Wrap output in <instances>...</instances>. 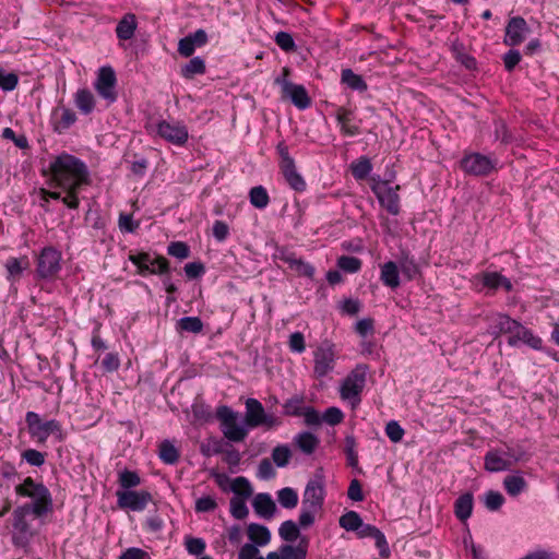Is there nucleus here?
Instances as JSON below:
<instances>
[{"instance_id":"obj_15","label":"nucleus","mask_w":559,"mask_h":559,"mask_svg":"<svg viewBox=\"0 0 559 559\" xmlns=\"http://www.w3.org/2000/svg\"><path fill=\"white\" fill-rule=\"evenodd\" d=\"M116 83L117 78L114 69L109 66L102 67L95 82V90L104 99L114 103L117 99Z\"/></svg>"},{"instance_id":"obj_35","label":"nucleus","mask_w":559,"mask_h":559,"mask_svg":"<svg viewBox=\"0 0 559 559\" xmlns=\"http://www.w3.org/2000/svg\"><path fill=\"white\" fill-rule=\"evenodd\" d=\"M59 114V119L55 124V131L59 134L68 130L75 121L76 115L70 108L62 107L55 110V115Z\"/></svg>"},{"instance_id":"obj_27","label":"nucleus","mask_w":559,"mask_h":559,"mask_svg":"<svg viewBox=\"0 0 559 559\" xmlns=\"http://www.w3.org/2000/svg\"><path fill=\"white\" fill-rule=\"evenodd\" d=\"M138 27L136 16L133 13H127L116 26V35L119 40H129L134 36Z\"/></svg>"},{"instance_id":"obj_6","label":"nucleus","mask_w":559,"mask_h":559,"mask_svg":"<svg viewBox=\"0 0 559 559\" xmlns=\"http://www.w3.org/2000/svg\"><path fill=\"white\" fill-rule=\"evenodd\" d=\"M367 366L358 365L350 371V373L344 379L340 394L343 400L349 401L353 407H356L361 399L360 394L366 385Z\"/></svg>"},{"instance_id":"obj_52","label":"nucleus","mask_w":559,"mask_h":559,"mask_svg":"<svg viewBox=\"0 0 559 559\" xmlns=\"http://www.w3.org/2000/svg\"><path fill=\"white\" fill-rule=\"evenodd\" d=\"M31 512L26 510V507L20 506L13 511V527L22 533L28 530V523L25 519Z\"/></svg>"},{"instance_id":"obj_20","label":"nucleus","mask_w":559,"mask_h":559,"mask_svg":"<svg viewBox=\"0 0 559 559\" xmlns=\"http://www.w3.org/2000/svg\"><path fill=\"white\" fill-rule=\"evenodd\" d=\"M397 264L403 276L407 281H414L421 276L420 267L414 255L409 251L402 250L397 259Z\"/></svg>"},{"instance_id":"obj_18","label":"nucleus","mask_w":559,"mask_h":559,"mask_svg":"<svg viewBox=\"0 0 559 559\" xmlns=\"http://www.w3.org/2000/svg\"><path fill=\"white\" fill-rule=\"evenodd\" d=\"M519 343L526 344L528 347L540 350L543 348V340L533 333L532 330L525 328L519 322V329H515L513 335L508 338V344L512 347L519 345Z\"/></svg>"},{"instance_id":"obj_16","label":"nucleus","mask_w":559,"mask_h":559,"mask_svg":"<svg viewBox=\"0 0 559 559\" xmlns=\"http://www.w3.org/2000/svg\"><path fill=\"white\" fill-rule=\"evenodd\" d=\"M510 457H513L510 451L490 449L484 456V468L489 473L509 471L513 465Z\"/></svg>"},{"instance_id":"obj_60","label":"nucleus","mask_w":559,"mask_h":559,"mask_svg":"<svg viewBox=\"0 0 559 559\" xmlns=\"http://www.w3.org/2000/svg\"><path fill=\"white\" fill-rule=\"evenodd\" d=\"M385 435L392 442L397 443L402 441L405 431L397 421L391 420L385 426Z\"/></svg>"},{"instance_id":"obj_29","label":"nucleus","mask_w":559,"mask_h":559,"mask_svg":"<svg viewBox=\"0 0 559 559\" xmlns=\"http://www.w3.org/2000/svg\"><path fill=\"white\" fill-rule=\"evenodd\" d=\"M474 506V497L471 492L461 495L454 502V514L461 521L465 522L471 518Z\"/></svg>"},{"instance_id":"obj_47","label":"nucleus","mask_w":559,"mask_h":559,"mask_svg":"<svg viewBox=\"0 0 559 559\" xmlns=\"http://www.w3.org/2000/svg\"><path fill=\"white\" fill-rule=\"evenodd\" d=\"M356 439L353 435L345 437L344 453L346 455L347 465L356 468L358 466V454L356 451Z\"/></svg>"},{"instance_id":"obj_1","label":"nucleus","mask_w":559,"mask_h":559,"mask_svg":"<svg viewBox=\"0 0 559 559\" xmlns=\"http://www.w3.org/2000/svg\"><path fill=\"white\" fill-rule=\"evenodd\" d=\"M50 175L51 182L61 189L82 188L91 182L86 164L69 153H61L49 164L44 175Z\"/></svg>"},{"instance_id":"obj_38","label":"nucleus","mask_w":559,"mask_h":559,"mask_svg":"<svg viewBox=\"0 0 559 559\" xmlns=\"http://www.w3.org/2000/svg\"><path fill=\"white\" fill-rule=\"evenodd\" d=\"M352 175L356 180H365L372 170V164L366 156H361L350 165Z\"/></svg>"},{"instance_id":"obj_37","label":"nucleus","mask_w":559,"mask_h":559,"mask_svg":"<svg viewBox=\"0 0 559 559\" xmlns=\"http://www.w3.org/2000/svg\"><path fill=\"white\" fill-rule=\"evenodd\" d=\"M503 486L509 496L516 497L526 489L527 483L523 476L508 475L503 479Z\"/></svg>"},{"instance_id":"obj_8","label":"nucleus","mask_w":559,"mask_h":559,"mask_svg":"<svg viewBox=\"0 0 559 559\" xmlns=\"http://www.w3.org/2000/svg\"><path fill=\"white\" fill-rule=\"evenodd\" d=\"M155 133L164 141L185 146L189 140V131L183 121L160 119L155 124Z\"/></svg>"},{"instance_id":"obj_10","label":"nucleus","mask_w":559,"mask_h":559,"mask_svg":"<svg viewBox=\"0 0 559 559\" xmlns=\"http://www.w3.org/2000/svg\"><path fill=\"white\" fill-rule=\"evenodd\" d=\"M325 499L324 477L320 473H316L305 488L301 507L322 511Z\"/></svg>"},{"instance_id":"obj_28","label":"nucleus","mask_w":559,"mask_h":559,"mask_svg":"<svg viewBox=\"0 0 559 559\" xmlns=\"http://www.w3.org/2000/svg\"><path fill=\"white\" fill-rule=\"evenodd\" d=\"M257 514L264 519L273 518L276 511V504L269 493H258L252 502Z\"/></svg>"},{"instance_id":"obj_13","label":"nucleus","mask_w":559,"mask_h":559,"mask_svg":"<svg viewBox=\"0 0 559 559\" xmlns=\"http://www.w3.org/2000/svg\"><path fill=\"white\" fill-rule=\"evenodd\" d=\"M314 367L313 372L317 378H323L334 369L335 366V346L330 341H324L313 353Z\"/></svg>"},{"instance_id":"obj_33","label":"nucleus","mask_w":559,"mask_h":559,"mask_svg":"<svg viewBox=\"0 0 559 559\" xmlns=\"http://www.w3.org/2000/svg\"><path fill=\"white\" fill-rule=\"evenodd\" d=\"M221 429L224 437L231 442H241L248 436V430L243 426L238 425L237 417L222 426Z\"/></svg>"},{"instance_id":"obj_41","label":"nucleus","mask_w":559,"mask_h":559,"mask_svg":"<svg viewBox=\"0 0 559 559\" xmlns=\"http://www.w3.org/2000/svg\"><path fill=\"white\" fill-rule=\"evenodd\" d=\"M118 484L120 486V490H132V488L141 485L140 475L130 469H123L118 474Z\"/></svg>"},{"instance_id":"obj_49","label":"nucleus","mask_w":559,"mask_h":559,"mask_svg":"<svg viewBox=\"0 0 559 559\" xmlns=\"http://www.w3.org/2000/svg\"><path fill=\"white\" fill-rule=\"evenodd\" d=\"M230 489L235 495L243 499H248L252 495L251 484L243 476L236 477L231 483Z\"/></svg>"},{"instance_id":"obj_63","label":"nucleus","mask_w":559,"mask_h":559,"mask_svg":"<svg viewBox=\"0 0 559 559\" xmlns=\"http://www.w3.org/2000/svg\"><path fill=\"white\" fill-rule=\"evenodd\" d=\"M217 508L216 500L211 496H204L195 501V511L198 513L211 512Z\"/></svg>"},{"instance_id":"obj_3","label":"nucleus","mask_w":559,"mask_h":559,"mask_svg":"<svg viewBox=\"0 0 559 559\" xmlns=\"http://www.w3.org/2000/svg\"><path fill=\"white\" fill-rule=\"evenodd\" d=\"M25 423L31 438L39 444L46 443L50 435L59 442L66 439L62 426L57 419L43 420L37 413L31 411L25 415Z\"/></svg>"},{"instance_id":"obj_7","label":"nucleus","mask_w":559,"mask_h":559,"mask_svg":"<svg viewBox=\"0 0 559 559\" xmlns=\"http://www.w3.org/2000/svg\"><path fill=\"white\" fill-rule=\"evenodd\" d=\"M289 68H283V76H277L274 81L276 85L282 87V96L289 98L292 103L300 110L311 106V98L304 85L289 82L286 78L289 75Z\"/></svg>"},{"instance_id":"obj_11","label":"nucleus","mask_w":559,"mask_h":559,"mask_svg":"<svg viewBox=\"0 0 559 559\" xmlns=\"http://www.w3.org/2000/svg\"><path fill=\"white\" fill-rule=\"evenodd\" d=\"M464 173L475 177H486L496 168V160L480 153L465 154L460 162Z\"/></svg>"},{"instance_id":"obj_56","label":"nucleus","mask_w":559,"mask_h":559,"mask_svg":"<svg viewBox=\"0 0 559 559\" xmlns=\"http://www.w3.org/2000/svg\"><path fill=\"white\" fill-rule=\"evenodd\" d=\"M167 253L171 257L183 260L189 258L190 248L186 242L173 241L167 247Z\"/></svg>"},{"instance_id":"obj_4","label":"nucleus","mask_w":559,"mask_h":559,"mask_svg":"<svg viewBox=\"0 0 559 559\" xmlns=\"http://www.w3.org/2000/svg\"><path fill=\"white\" fill-rule=\"evenodd\" d=\"M129 261L136 266V273L144 277L147 275H167L170 272L169 261L156 253L130 251Z\"/></svg>"},{"instance_id":"obj_44","label":"nucleus","mask_w":559,"mask_h":559,"mask_svg":"<svg viewBox=\"0 0 559 559\" xmlns=\"http://www.w3.org/2000/svg\"><path fill=\"white\" fill-rule=\"evenodd\" d=\"M278 503L285 509H294L298 504V495L290 487L282 488L277 491Z\"/></svg>"},{"instance_id":"obj_14","label":"nucleus","mask_w":559,"mask_h":559,"mask_svg":"<svg viewBox=\"0 0 559 559\" xmlns=\"http://www.w3.org/2000/svg\"><path fill=\"white\" fill-rule=\"evenodd\" d=\"M371 190L376 194L380 205L390 214L397 215L400 213V195L397 193L400 186L391 187L386 181H383L372 185Z\"/></svg>"},{"instance_id":"obj_32","label":"nucleus","mask_w":559,"mask_h":559,"mask_svg":"<svg viewBox=\"0 0 559 559\" xmlns=\"http://www.w3.org/2000/svg\"><path fill=\"white\" fill-rule=\"evenodd\" d=\"M74 104L84 114H91L95 108V97L87 88H80L74 95Z\"/></svg>"},{"instance_id":"obj_26","label":"nucleus","mask_w":559,"mask_h":559,"mask_svg":"<svg viewBox=\"0 0 559 559\" xmlns=\"http://www.w3.org/2000/svg\"><path fill=\"white\" fill-rule=\"evenodd\" d=\"M281 260L285 262L289 269L294 270L298 275L313 278L316 272L314 267L302 259L297 258L295 253L283 254Z\"/></svg>"},{"instance_id":"obj_51","label":"nucleus","mask_w":559,"mask_h":559,"mask_svg":"<svg viewBox=\"0 0 559 559\" xmlns=\"http://www.w3.org/2000/svg\"><path fill=\"white\" fill-rule=\"evenodd\" d=\"M292 457V451L287 445L281 444L273 449L272 460L278 467H285Z\"/></svg>"},{"instance_id":"obj_25","label":"nucleus","mask_w":559,"mask_h":559,"mask_svg":"<svg viewBox=\"0 0 559 559\" xmlns=\"http://www.w3.org/2000/svg\"><path fill=\"white\" fill-rule=\"evenodd\" d=\"M380 280L383 283V285L392 289H395L401 285L400 267L397 262L388 261L380 265Z\"/></svg>"},{"instance_id":"obj_31","label":"nucleus","mask_w":559,"mask_h":559,"mask_svg":"<svg viewBox=\"0 0 559 559\" xmlns=\"http://www.w3.org/2000/svg\"><path fill=\"white\" fill-rule=\"evenodd\" d=\"M247 534L249 539L258 546H265L271 540L270 530L261 524L251 523L248 525Z\"/></svg>"},{"instance_id":"obj_55","label":"nucleus","mask_w":559,"mask_h":559,"mask_svg":"<svg viewBox=\"0 0 559 559\" xmlns=\"http://www.w3.org/2000/svg\"><path fill=\"white\" fill-rule=\"evenodd\" d=\"M185 546L190 555L201 556L205 550L206 544L200 537L187 536L185 538Z\"/></svg>"},{"instance_id":"obj_61","label":"nucleus","mask_w":559,"mask_h":559,"mask_svg":"<svg viewBox=\"0 0 559 559\" xmlns=\"http://www.w3.org/2000/svg\"><path fill=\"white\" fill-rule=\"evenodd\" d=\"M19 84V76L17 74L11 72V73H4L2 69H0V87L5 92H11L15 90V87Z\"/></svg>"},{"instance_id":"obj_48","label":"nucleus","mask_w":559,"mask_h":559,"mask_svg":"<svg viewBox=\"0 0 559 559\" xmlns=\"http://www.w3.org/2000/svg\"><path fill=\"white\" fill-rule=\"evenodd\" d=\"M278 534L283 540L292 543L299 537L300 532L298 525L294 521L287 520L281 524Z\"/></svg>"},{"instance_id":"obj_23","label":"nucleus","mask_w":559,"mask_h":559,"mask_svg":"<svg viewBox=\"0 0 559 559\" xmlns=\"http://www.w3.org/2000/svg\"><path fill=\"white\" fill-rule=\"evenodd\" d=\"M353 110L346 107H338L335 112V119L341 127V133L345 136H355L360 133L357 124H352Z\"/></svg>"},{"instance_id":"obj_12","label":"nucleus","mask_w":559,"mask_h":559,"mask_svg":"<svg viewBox=\"0 0 559 559\" xmlns=\"http://www.w3.org/2000/svg\"><path fill=\"white\" fill-rule=\"evenodd\" d=\"M117 506L121 510L141 512L146 509L153 496L147 490H117Z\"/></svg>"},{"instance_id":"obj_46","label":"nucleus","mask_w":559,"mask_h":559,"mask_svg":"<svg viewBox=\"0 0 559 559\" xmlns=\"http://www.w3.org/2000/svg\"><path fill=\"white\" fill-rule=\"evenodd\" d=\"M200 451L202 455L206 457L222 454L224 452V441L222 439L211 437L201 444Z\"/></svg>"},{"instance_id":"obj_21","label":"nucleus","mask_w":559,"mask_h":559,"mask_svg":"<svg viewBox=\"0 0 559 559\" xmlns=\"http://www.w3.org/2000/svg\"><path fill=\"white\" fill-rule=\"evenodd\" d=\"M515 329H519V321L508 314L497 313L491 318L490 333L495 336L500 334L513 335Z\"/></svg>"},{"instance_id":"obj_39","label":"nucleus","mask_w":559,"mask_h":559,"mask_svg":"<svg viewBox=\"0 0 559 559\" xmlns=\"http://www.w3.org/2000/svg\"><path fill=\"white\" fill-rule=\"evenodd\" d=\"M180 454L177 448L169 441L164 440L159 444V459L168 465H174L179 461Z\"/></svg>"},{"instance_id":"obj_19","label":"nucleus","mask_w":559,"mask_h":559,"mask_svg":"<svg viewBox=\"0 0 559 559\" xmlns=\"http://www.w3.org/2000/svg\"><path fill=\"white\" fill-rule=\"evenodd\" d=\"M357 535L360 538L370 537L376 542V546L379 549V554L381 557L386 558L390 555V549L385 539L384 534L374 525L371 524H361V527L358 530Z\"/></svg>"},{"instance_id":"obj_64","label":"nucleus","mask_w":559,"mask_h":559,"mask_svg":"<svg viewBox=\"0 0 559 559\" xmlns=\"http://www.w3.org/2000/svg\"><path fill=\"white\" fill-rule=\"evenodd\" d=\"M495 139L503 144L512 141V135L502 120L495 122Z\"/></svg>"},{"instance_id":"obj_45","label":"nucleus","mask_w":559,"mask_h":559,"mask_svg":"<svg viewBox=\"0 0 559 559\" xmlns=\"http://www.w3.org/2000/svg\"><path fill=\"white\" fill-rule=\"evenodd\" d=\"M304 396L301 395H294L293 397L288 399L283 404V413L286 416H296L299 417L302 414V411L305 408L304 406Z\"/></svg>"},{"instance_id":"obj_58","label":"nucleus","mask_w":559,"mask_h":559,"mask_svg":"<svg viewBox=\"0 0 559 559\" xmlns=\"http://www.w3.org/2000/svg\"><path fill=\"white\" fill-rule=\"evenodd\" d=\"M504 503V497L499 491L489 490L485 496V506L490 511L499 510Z\"/></svg>"},{"instance_id":"obj_40","label":"nucleus","mask_w":559,"mask_h":559,"mask_svg":"<svg viewBox=\"0 0 559 559\" xmlns=\"http://www.w3.org/2000/svg\"><path fill=\"white\" fill-rule=\"evenodd\" d=\"M178 332H188L198 334L203 330V322L199 317H183L177 321Z\"/></svg>"},{"instance_id":"obj_50","label":"nucleus","mask_w":559,"mask_h":559,"mask_svg":"<svg viewBox=\"0 0 559 559\" xmlns=\"http://www.w3.org/2000/svg\"><path fill=\"white\" fill-rule=\"evenodd\" d=\"M362 262L360 259L352 255H341L337 259V266L347 273H357L360 271Z\"/></svg>"},{"instance_id":"obj_54","label":"nucleus","mask_w":559,"mask_h":559,"mask_svg":"<svg viewBox=\"0 0 559 559\" xmlns=\"http://www.w3.org/2000/svg\"><path fill=\"white\" fill-rule=\"evenodd\" d=\"M230 513L237 520L248 516L249 510L243 498L233 497L230 499Z\"/></svg>"},{"instance_id":"obj_2","label":"nucleus","mask_w":559,"mask_h":559,"mask_svg":"<svg viewBox=\"0 0 559 559\" xmlns=\"http://www.w3.org/2000/svg\"><path fill=\"white\" fill-rule=\"evenodd\" d=\"M15 492L20 497L32 499V502L24 503V506L35 518H41L53 509L49 489L43 483H37L29 476L15 487Z\"/></svg>"},{"instance_id":"obj_22","label":"nucleus","mask_w":559,"mask_h":559,"mask_svg":"<svg viewBox=\"0 0 559 559\" xmlns=\"http://www.w3.org/2000/svg\"><path fill=\"white\" fill-rule=\"evenodd\" d=\"M264 407L257 399H248L246 401V414L245 421L248 427L255 428L262 425V418H264Z\"/></svg>"},{"instance_id":"obj_57","label":"nucleus","mask_w":559,"mask_h":559,"mask_svg":"<svg viewBox=\"0 0 559 559\" xmlns=\"http://www.w3.org/2000/svg\"><path fill=\"white\" fill-rule=\"evenodd\" d=\"M21 456L31 466L40 467L45 463L46 454L35 449H27L22 452Z\"/></svg>"},{"instance_id":"obj_53","label":"nucleus","mask_w":559,"mask_h":559,"mask_svg":"<svg viewBox=\"0 0 559 559\" xmlns=\"http://www.w3.org/2000/svg\"><path fill=\"white\" fill-rule=\"evenodd\" d=\"M274 41L285 52H294L297 49L292 34L287 32H278L275 35Z\"/></svg>"},{"instance_id":"obj_62","label":"nucleus","mask_w":559,"mask_h":559,"mask_svg":"<svg viewBox=\"0 0 559 559\" xmlns=\"http://www.w3.org/2000/svg\"><path fill=\"white\" fill-rule=\"evenodd\" d=\"M344 418L343 412L337 407H329L322 415V420L331 426L338 425Z\"/></svg>"},{"instance_id":"obj_5","label":"nucleus","mask_w":559,"mask_h":559,"mask_svg":"<svg viewBox=\"0 0 559 559\" xmlns=\"http://www.w3.org/2000/svg\"><path fill=\"white\" fill-rule=\"evenodd\" d=\"M280 156L278 167L287 185L296 192H304L307 183L302 176L297 171L295 159L290 156L288 146L285 142H280L276 146Z\"/></svg>"},{"instance_id":"obj_9","label":"nucleus","mask_w":559,"mask_h":559,"mask_svg":"<svg viewBox=\"0 0 559 559\" xmlns=\"http://www.w3.org/2000/svg\"><path fill=\"white\" fill-rule=\"evenodd\" d=\"M60 270L61 252L51 246L45 247L37 258V276L41 280H49L55 277Z\"/></svg>"},{"instance_id":"obj_17","label":"nucleus","mask_w":559,"mask_h":559,"mask_svg":"<svg viewBox=\"0 0 559 559\" xmlns=\"http://www.w3.org/2000/svg\"><path fill=\"white\" fill-rule=\"evenodd\" d=\"M530 26L522 16H513L506 26L504 44L511 47L521 45L530 33Z\"/></svg>"},{"instance_id":"obj_43","label":"nucleus","mask_w":559,"mask_h":559,"mask_svg":"<svg viewBox=\"0 0 559 559\" xmlns=\"http://www.w3.org/2000/svg\"><path fill=\"white\" fill-rule=\"evenodd\" d=\"M340 526L347 532H358L362 520L356 511H347L338 520Z\"/></svg>"},{"instance_id":"obj_30","label":"nucleus","mask_w":559,"mask_h":559,"mask_svg":"<svg viewBox=\"0 0 559 559\" xmlns=\"http://www.w3.org/2000/svg\"><path fill=\"white\" fill-rule=\"evenodd\" d=\"M341 83L346 85L352 91L366 92L368 85L364 78L355 73L352 69H343L341 72Z\"/></svg>"},{"instance_id":"obj_59","label":"nucleus","mask_w":559,"mask_h":559,"mask_svg":"<svg viewBox=\"0 0 559 559\" xmlns=\"http://www.w3.org/2000/svg\"><path fill=\"white\" fill-rule=\"evenodd\" d=\"M119 229L122 233H135L140 227V222H134L132 214L121 213L118 219Z\"/></svg>"},{"instance_id":"obj_36","label":"nucleus","mask_w":559,"mask_h":559,"mask_svg":"<svg viewBox=\"0 0 559 559\" xmlns=\"http://www.w3.org/2000/svg\"><path fill=\"white\" fill-rule=\"evenodd\" d=\"M295 442L305 454H312L319 445L318 437L309 431L298 433Z\"/></svg>"},{"instance_id":"obj_24","label":"nucleus","mask_w":559,"mask_h":559,"mask_svg":"<svg viewBox=\"0 0 559 559\" xmlns=\"http://www.w3.org/2000/svg\"><path fill=\"white\" fill-rule=\"evenodd\" d=\"M29 262L27 257L14 258L10 257L5 261V269L8 272L7 280L13 285L15 282L20 281L23 272L28 267Z\"/></svg>"},{"instance_id":"obj_42","label":"nucleus","mask_w":559,"mask_h":559,"mask_svg":"<svg viewBox=\"0 0 559 559\" xmlns=\"http://www.w3.org/2000/svg\"><path fill=\"white\" fill-rule=\"evenodd\" d=\"M249 199L252 206L259 210L265 209L270 203V197L266 189L262 186L251 188Z\"/></svg>"},{"instance_id":"obj_34","label":"nucleus","mask_w":559,"mask_h":559,"mask_svg":"<svg viewBox=\"0 0 559 559\" xmlns=\"http://www.w3.org/2000/svg\"><path fill=\"white\" fill-rule=\"evenodd\" d=\"M206 71L205 62L201 57H194L190 59L185 66L181 67L180 74L187 79L191 80L195 75H202Z\"/></svg>"}]
</instances>
